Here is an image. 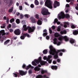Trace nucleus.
I'll return each instance as SVG.
<instances>
[{
    "label": "nucleus",
    "mask_w": 78,
    "mask_h": 78,
    "mask_svg": "<svg viewBox=\"0 0 78 78\" xmlns=\"http://www.w3.org/2000/svg\"><path fill=\"white\" fill-rule=\"evenodd\" d=\"M49 49L50 50L49 51V53L50 55H58V53L60 52L59 50H58L57 51H56V49L53 48V47L52 45H50L49 46Z\"/></svg>",
    "instance_id": "obj_1"
},
{
    "label": "nucleus",
    "mask_w": 78,
    "mask_h": 78,
    "mask_svg": "<svg viewBox=\"0 0 78 78\" xmlns=\"http://www.w3.org/2000/svg\"><path fill=\"white\" fill-rule=\"evenodd\" d=\"M42 57H40L38 60L35 59L34 61L36 64H39V62H40V64L41 66H44L46 64H47V62L45 61H42Z\"/></svg>",
    "instance_id": "obj_2"
},
{
    "label": "nucleus",
    "mask_w": 78,
    "mask_h": 78,
    "mask_svg": "<svg viewBox=\"0 0 78 78\" xmlns=\"http://www.w3.org/2000/svg\"><path fill=\"white\" fill-rule=\"evenodd\" d=\"M28 33H32V32H33L34 31V30H35V27L34 26H33L31 27H26L25 28H24V30L25 31H27V30H28Z\"/></svg>",
    "instance_id": "obj_3"
},
{
    "label": "nucleus",
    "mask_w": 78,
    "mask_h": 78,
    "mask_svg": "<svg viewBox=\"0 0 78 78\" xmlns=\"http://www.w3.org/2000/svg\"><path fill=\"white\" fill-rule=\"evenodd\" d=\"M41 13L43 15H44V16L50 14V13L48 12V10L45 8H42V9Z\"/></svg>",
    "instance_id": "obj_4"
},
{
    "label": "nucleus",
    "mask_w": 78,
    "mask_h": 78,
    "mask_svg": "<svg viewBox=\"0 0 78 78\" xmlns=\"http://www.w3.org/2000/svg\"><path fill=\"white\" fill-rule=\"evenodd\" d=\"M45 6L49 8H50V9H52V8L53 7L51 5V1H50V0H47L45 2Z\"/></svg>",
    "instance_id": "obj_5"
},
{
    "label": "nucleus",
    "mask_w": 78,
    "mask_h": 78,
    "mask_svg": "<svg viewBox=\"0 0 78 78\" xmlns=\"http://www.w3.org/2000/svg\"><path fill=\"white\" fill-rule=\"evenodd\" d=\"M64 39L66 42H67L69 40V38L67 36H61L58 38L59 41H62Z\"/></svg>",
    "instance_id": "obj_6"
},
{
    "label": "nucleus",
    "mask_w": 78,
    "mask_h": 78,
    "mask_svg": "<svg viewBox=\"0 0 78 78\" xmlns=\"http://www.w3.org/2000/svg\"><path fill=\"white\" fill-rule=\"evenodd\" d=\"M22 67L23 69L25 68V69H27V70H28L30 68H31V69H34V67L31 66V65H29L28 66H26V65L25 64H23V65Z\"/></svg>",
    "instance_id": "obj_7"
},
{
    "label": "nucleus",
    "mask_w": 78,
    "mask_h": 78,
    "mask_svg": "<svg viewBox=\"0 0 78 78\" xmlns=\"http://www.w3.org/2000/svg\"><path fill=\"white\" fill-rule=\"evenodd\" d=\"M14 33L15 35L18 36L20 34L21 32H20V30L19 29H17L14 30Z\"/></svg>",
    "instance_id": "obj_8"
},
{
    "label": "nucleus",
    "mask_w": 78,
    "mask_h": 78,
    "mask_svg": "<svg viewBox=\"0 0 78 78\" xmlns=\"http://www.w3.org/2000/svg\"><path fill=\"white\" fill-rule=\"evenodd\" d=\"M65 17V14L63 12H61V13L58 15V18L59 19H64Z\"/></svg>",
    "instance_id": "obj_9"
},
{
    "label": "nucleus",
    "mask_w": 78,
    "mask_h": 78,
    "mask_svg": "<svg viewBox=\"0 0 78 78\" xmlns=\"http://www.w3.org/2000/svg\"><path fill=\"white\" fill-rule=\"evenodd\" d=\"M59 2H58V1H55L53 5L54 8H56L57 6H59Z\"/></svg>",
    "instance_id": "obj_10"
},
{
    "label": "nucleus",
    "mask_w": 78,
    "mask_h": 78,
    "mask_svg": "<svg viewBox=\"0 0 78 78\" xmlns=\"http://www.w3.org/2000/svg\"><path fill=\"white\" fill-rule=\"evenodd\" d=\"M19 73L20 75H21V76H23V75H25L26 74H27V72L25 71V72H24V71L20 70L19 71Z\"/></svg>",
    "instance_id": "obj_11"
},
{
    "label": "nucleus",
    "mask_w": 78,
    "mask_h": 78,
    "mask_svg": "<svg viewBox=\"0 0 78 78\" xmlns=\"http://www.w3.org/2000/svg\"><path fill=\"white\" fill-rule=\"evenodd\" d=\"M51 58H52V56L51 55H48V58L46 59V61H48V63L50 64L51 63L52 60H50V59H51Z\"/></svg>",
    "instance_id": "obj_12"
},
{
    "label": "nucleus",
    "mask_w": 78,
    "mask_h": 78,
    "mask_svg": "<svg viewBox=\"0 0 78 78\" xmlns=\"http://www.w3.org/2000/svg\"><path fill=\"white\" fill-rule=\"evenodd\" d=\"M53 43L54 44H57V45H59L61 44V42L58 41L57 43V38H55L53 40Z\"/></svg>",
    "instance_id": "obj_13"
},
{
    "label": "nucleus",
    "mask_w": 78,
    "mask_h": 78,
    "mask_svg": "<svg viewBox=\"0 0 78 78\" xmlns=\"http://www.w3.org/2000/svg\"><path fill=\"white\" fill-rule=\"evenodd\" d=\"M30 19L31 20V22L32 23H35L37 22V20L36 19L34 18V17H31L30 18Z\"/></svg>",
    "instance_id": "obj_14"
},
{
    "label": "nucleus",
    "mask_w": 78,
    "mask_h": 78,
    "mask_svg": "<svg viewBox=\"0 0 78 78\" xmlns=\"http://www.w3.org/2000/svg\"><path fill=\"white\" fill-rule=\"evenodd\" d=\"M2 36H5V30H2L0 31V39H1L2 37H1V35Z\"/></svg>",
    "instance_id": "obj_15"
},
{
    "label": "nucleus",
    "mask_w": 78,
    "mask_h": 78,
    "mask_svg": "<svg viewBox=\"0 0 78 78\" xmlns=\"http://www.w3.org/2000/svg\"><path fill=\"white\" fill-rule=\"evenodd\" d=\"M13 76L14 77H18V78H19V76H20V74H19V73H13Z\"/></svg>",
    "instance_id": "obj_16"
},
{
    "label": "nucleus",
    "mask_w": 78,
    "mask_h": 78,
    "mask_svg": "<svg viewBox=\"0 0 78 78\" xmlns=\"http://www.w3.org/2000/svg\"><path fill=\"white\" fill-rule=\"evenodd\" d=\"M51 68L52 70H56L58 69V67L56 66H52L51 67Z\"/></svg>",
    "instance_id": "obj_17"
},
{
    "label": "nucleus",
    "mask_w": 78,
    "mask_h": 78,
    "mask_svg": "<svg viewBox=\"0 0 78 78\" xmlns=\"http://www.w3.org/2000/svg\"><path fill=\"white\" fill-rule=\"evenodd\" d=\"M67 25H69V23L67 22H64V25L63 26L64 28H67Z\"/></svg>",
    "instance_id": "obj_18"
},
{
    "label": "nucleus",
    "mask_w": 78,
    "mask_h": 78,
    "mask_svg": "<svg viewBox=\"0 0 78 78\" xmlns=\"http://www.w3.org/2000/svg\"><path fill=\"white\" fill-rule=\"evenodd\" d=\"M75 42V40L73 38H71L69 40V42L71 44H74Z\"/></svg>",
    "instance_id": "obj_19"
},
{
    "label": "nucleus",
    "mask_w": 78,
    "mask_h": 78,
    "mask_svg": "<svg viewBox=\"0 0 78 78\" xmlns=\"http://www.w3.org/2000/svg\"><path fill=\"white\" fill-rule=\"evenodd\" d=\"M60 34H67V31L65 30H63V31L60 32Z\"/></svg>",
    "instance_id": "obj_20"
},
{
    "label": "nucleus",
    "mask_w": 78,
    "mask_h": 78,
    "mask_svg": "<svg viewBox=\"0 0 78 78\" xmlns=\"http://www.w3.org/2000/svg\"><path fill=\"white\" fill-rule=\"evenodd\" d=\"M40 68L38 67V66H36L34 68V70L35 71H39L40 70Z\"/></svg>",
    "instance_id": "obj_21"
},
{
    "label": "nucleus",
    "mask_w": 78,
    "mask_h": 78,
    "mask_svg": "<svg viewBox=\"0 0 78 78\" xmlns=\"http://www.w3.org/2000/svg\"><path fill=\"white\" fill-rule=\"evenodd\" d=\"M37 25H42V21H41V20H38L37 22Z\"/></svg>",
    "instance_id": "obj_22"
},
{
    "label": "nucleus",
    "mask_w": 78,
    "mask_h": 78,
    "mask_svg": "<svg viewBox=\"0 0 78 78\" xmlns=\"http://www.w3.org/2000/svg\"><path fill=\"white\" fill-rule=\"evenodd\" d=\"M73 34L74 35H77L78 34V30H75L73 31Z\"/></svg>",
    "instance_id": "obj_23"
},
{
    "label": "nucleus",
    "mask_w": 78,
    "mask_h": 78,
    "mask_svg": "<svg viewBox=\"0 0 78 78\" xmlns=\"http://www.w3.org/2000/svg\"><path fill=\"white\" fill-rule=\"evenodd\" d=\"M9 42H10V40H7L4 42V44L5 45H6V44H8V43H9Z\"/></svg>",
    "instance_id": "obj_24"
},
{
    "label": "nucleus",
    "mask_w": 78,
    "mask_h": 78,
    "mask_svg": "<svg viewBox=\"0 0 78 78\" xmlns=\"http://www.w3.org/2000/svg\"><path fill=\"white\" fill-rule=\"evenodd\" d=\"M54 36L55 37H58L59 36V34L58 33H55L54 34Z\"/></svg>",
    "instance_id": "obj_25"
},
{
    "label": "nucleus",
    "mask_w": 78,
    "mask_h": 78,
    "mask_svg": "<svg viewBox=\"0 0 78 78\" xmlns=\"http://www.w3.org/2000/svg\"><path fill=\"white\" fill-rule=\"evenodd\" d=\"M43 54L45 55L46 54H47V53H48V51L47 49H45L43 51Z\"/></svg>",
    "instance_id": "obj_26"
},
{
    "label": "nucleus",
    "mask_w": 78,
    "mask_h": 78,
    "mask_svg": "<svg viewBox=\"0 0 78 78\" xmlns=\"http://www.w3.org/2000/svg\"><path fill=\"white\" fill-rule=\"evenodd\" d=\"M13 2L12 0H10V2L9 5V6H11L12 5Z\"/></svg>",
    "instance_id": "obj_27"
},
{
    "label": "nucleus",
    "mask_w": 78,
    "mask_h": 78,
    "mask_svg": "<svg viewBox=\"0 0 78 78\" xmlns=\"http://www.w3.org/2000/svg\"><path fill=\"white\" fill-rule=\"evenodd\" d=\"M13 11V7H12L10 9L8 10L9 12H12Z\"/></svg>",
    "instance_id": "obj_28"
},
{
    "label": "nucleus",
    "mask_w": 78,
    "mask_h": 78,
    "mask_svg": "<svg viewBox=\"0 0 78 78\" xmlns=\"http://www.w3.org/2000/svg\"><path fill=\"white\" fill-rule=\"evenodd\" d=\"M35 62H36L35 61H33L32 62V65H33V66H37V64H36Z\"/></svg>",
    "instance_id": "obj_29"
},
{
    "label": "nucleus",
    "mask_w": 78,
    "mask_h": 78,
    "mask_svg": "<svg viewBox=\"0 0 78 78\" xmlns=\"http://www.w3.org/2000/svg\"><path fill=\"white\" fill-rule=\"evenodd\" d=\"M25 37L24 35V34H23V35L21 36L20 38V39H21L23 40L25 39Z\"/></svg>",
    "instance_id": "obj_30"
},
{
    "label": "nucleus",
    "mask_w": 78,
    "mask_h": 78,
    "mask_svg": "<svg viewBox=\"0 0 78 78\" xmlns=\"http://www.w3.org/2000/svg\"><path fill=\"white\" fill-rule=\"evenodd\" d=\"M47 71L45 70H42L41 72V74H44V73H47Z\"/></svg>",
    "instance_id": "obj_31"
},
{
    "label": "nucleus",
    "mask_w": 78,
    "mask_h": 78,
    "mask_svg": "<svg viewBox=\"0 0 78 78\" xmlns=\"http://www.w3.org/2000/svg\"><path fill=\"white\" fill-rule=\"evenodd\" d=\"M24 36H25V37H26V36H27V37H30V35L29 34H28L27 33L24 34Z\"/></svg>",
    "instance_id": "obj_32"
},
{
    "label": "nucleus",
    "mask_w": 78,
    "mask_h": 78,
    "mask_svg": "<svg viewBox=\"0 0 78 78\" xmlns=\"http://www.w3.org/2000/svg\"><path fill=\"white\" fill-rule=\"evenodd\" d=\"M54 58L55 59H57V58H58V55H56V54H54Z\"/></svg>",
    "instance_id": "obj_33"
},
{
    "label": "nucleus",
    "mask_w": 78,
    "mask_h": 78,
    "mask_svg": "<svg viewBox=\"0 0 78 78\" xmlns=\"http://www.w3.org/2000/svg\"><path fill=\"white\" fill-rule=\"evenodd\" d=\"M16 22L17 24L20 23V20L19 19H16Z\"/></svg>",
    "instance_id": "obj_34"
},
{
    "label": "nucleus",
    "mask_w": 78,
    "mask_h": 78,
    "mask_svg": "<svg viewBox=\"0 0 78 78\" xmlns=\"http://www.w3.org/2000/svg\"><path fill=\"white\" fill-rule=\"evenodd\" d=\"M35 4L36 5H39V2L37 0L35 1Z\"/></svg>",
    "instance_id": "obj_35"
},
{
    "label": "nucleus",
    "mask_w": 78,
    "mask_h": 78,
    "mask_svg": "<svg viewBox=\"0 0 78 78\" xmlns=\"http://www.w3.org/2000/svg\"><path fill=\"white\" fill-rule=\"evenodd\" d=\"M43 77L41 75H38L37 76L36 78H42Z\"/></svg>",
    "instance_id": "obj_36"
},
{
    "label": "nucleus",
    "mask_w": 78,
    "mask_h": 78,
    "mask_svg": "<svg viewBox=\"0 0 78 78\" xmlns=\"http://www.w3.org/2000/svg\"><path fill=\"white\" fill-rule=\"evenodd\" d=\"M14 22V18H12L10 20V23H12Z\"/></svg>",
    "instance_id": "obj_37"
},
{
    "label": "nucleus",
    "mask_w": 78,
    "mask_h": 78,
    "mask_svg": "<svg viewBox=\"0 0 78 78\" xmlns=\"http://www.w3.org/2000/svg\"><path fill=\"white\" fill-rule=\"evenodd\" d=\"M58 21V19H55L54 20V24H55L56 23H57V22Z\"/></svg>",
    "instance_id": "obj_38"
},
{
    "label": "nucleus",
    "mask_w": 78,
    "mask_h": 78,
    "mask_svg": "<svg viewBox=\"0 0 78 78\" xmlns=\"http://www.w3.org/2000/svg\"><path fill=\"white\" fill-rule=\"evenodd\" d=\"M65 17L67 19L70 18V15L69 14H66L65 16Z\"/></svg>",
    "instance_id": "obj_39"
},
{
    "label": "nucleus",
    "mask_w": 78,
    "mask_h": 78,
    "mask_svg": "<svg viewBox=\"0 0 78 78\" xmlns=\"http://www.w3.org/2000/svg\"><path fill=\"white\" fill-rule=\"evenodd\" d=\"M61 27L60 26L58 27V28H57L58 31L59 32L61 31Z\"/></svg>",
    "instance_id": "obj_40"
},
{
    "label": "nucleus",
    "mask_w": 78,
    "mask_h": 78,
    "mask_svg": "<svg viewBox=\"0 0 78 78\" xmlns=\"http://www.w3.org/2000/svg\"><path fill=\"white\" fill-rule=\"evenodd\" d=\"M24 17L23 15L22 14H20V19H23Z\"/></svg>",
    "instance_id": "obj_41"
},
{
    "label": "nucleus",
    "mask_w": 78,
    "mask_h": 78,
    "mask_svg": "<svg viewBox=\"0 0 78 78\" xmlns=\"http://www.w3.org/2000/svg\"><path fill=\"white\" fill-rule=\"evenodd\" d=\"M66 2H68V3H69V2H70V1L71 2H73L75 0H66Z\"/></svg>",
    "instance_id": "obj_42"
},
{
    "label": "nucleus",
    "mask_w": 78,
    "mask_h": 78,
    "mask_svg": "<svg viewBox=\"0 0 78 78\" xmlns=\"http://www.w3.org/2000/svg\"><path fill=\"white\" fill-rule=\"evenodd\" d=\"M36 18L37 19H39V16L38 15L36 14L35 16Z\"/></svg>",
    "instance_id": "obj_43"
},
{
    "label": "nucleus",
    "mask_w": 78,
    "mask_h": 78,
    "mask_svg": "<svg viewBox=\"0 0 78 78\" xmlns=\"http://www.w3.org/2000/svg\"><path fill=\"white\" fill-rule=\"evenodd\" d=\"M59 51L60 52L62 51V52H65V50L64 49H60L59 50Z\"/></svg>",
    "instance_id": "obj_44"
},
{
    "label": "nucleus",
    "mask_w": 78,
    "mask_h": 78,
    "mask_svg": "<svg viewBox=\"0 0 78 78\" xmlns=\"http://www.w3.org/2000/svg\"><path fill=\"white\" fill-rule=\"evenodd\" d=\"M71 27L73 29H74V28H75V26L74 25H72L71 26Z\"/></svg>",
    "instance_id": "obj_45"
},
{
    "label": "nucleus",
    "mask_w": 78,
    "mask_h": 78,
    "mask_svg": "<svg viewBox=\"0 0 78 78\" xmlns=\"http://www.w3.org/2000/svg\"><path fill=\"white\" fill-rule=\"evenodd\" d=\"M19 8L20 10H21H21H22V6H19Z\"/></svg>",
    "instance_id": "obj_46"
},
{
    "label": "nucleus",
    "mask_w": 78,
    "mask_h": 78,
    "mask_svg": "<svg viewBox=\"0 0 78 78\" xmlns=\"http://www.w3.org/2000/svg\"><path fill=\"white\" fill-rule=\"evenodd\" d=\"M43 36H47V33H43Z\"/></svg>",
    "instance_id": "obj_47"
},
{
    "label": "nucleus",
    "mask_w": 78,
    "mask_h": 78,
    "mask_svg": "<svg viewBox=\"0 0 78 78\" xmlns=\"http://www.w3.org/2000/svg\"><path fill=\"white\" fill-rule=\"evenodd\" d=\"M30 6L32 8H33L34 7V5H33V4H31L30 5Z\"/></svg>",
    "instance_id": "obj_48"
},
{
    "label": "nucleus",
    "mask_w": 78,
    "mask_h": 78,
    "mask_svg": "<svg viewBox=\"0 0 78 78\" xmlns=\"http://www.w3.org/2000/svg\"><path fill=\"white\" fill-rule=\"evenodd\" d=\"M13 29H10L9 30V31L10 32V33H12V32H13Z\"/></svg>",
    "instance_id": "obj_49"
},
{
    "label": "nucleus",
    "mask_w": 78,
    "mask_h": 78,
    "mask_svg": "<svg viewBox=\"0 0 78 78\" xmlns=\"http://www.w3.org/2000/svg\"><path fill=\"white\" fill-rule=\"evenodd\" d=\"M24 16L25 17H26L27 19L28 18V15L25 14V15Z\"/></svg>",
    "instance_id": "obj_50"
},
{
    "label": "nucleus",
    "mask_w": 78,
    "mask_h": 78,
    "mask_svg": "<svg viewBox=\"0 0 78 78\" xmlns=\"http://www.w3.org/2000/svg\"><path fill=\"white\" fill-rule=\"evenodd\" d=\"M46 39H47V40H48L50 39V37H49V36H47L46 37Z\"/></svg>",
    "instance_id": "obj_51"
},
{
    "label": "nucleus",
    "mask_w": 78,
    "mask_h": 78,
    "mask_svg": "<svg viewBox=\"0 0 78 78\" xmlns=\"http://www.w3.org/2000/svg\"><path fill=\"white\" fill-rule=\"evenodd\" d=\"M66 8H69V7H70V5H69L68 4H67L66 5Z\"/></svg>",
    "instance_id": "obj_52"
},
{
    "label": "nucleus",
    "mask_w": 78,
    "mask_h": 78,
    "mask_svg": "<svg viewBox=\"0 0 78 78\" xmlns=\"http://www.w3.org/2000/svg\"><path fill=\"white\" fill-rule=\"evenodd\" d=\"M49 33H50V34H51L52 33V30L51 29H49Z\"/></svg>",
    "instance_id": "obj_53"
},
{
    "label": "nucleus",
    "mask_w": 78,
    "mask_h": 78,
    "mask_svg": "<svg viewBox=\"0 0 78 78\" xmlns=\"http://www.w3.org/2000/svg\"><path fill=\"white\" fill-rule=\"evenodd\" d=\"M52 28L53 29V30H55V26H53L52 27Z\"/></svg>",
    "instance_id": "obj_54"
},
{
    "label": "nucleus",
    "mask_w": 78,
    "mask_h": 78,
    "mask_svg": "<svg viewBox=\"0 0 78 78\" xmlns=\"http://www.w3.org/2000/svg\"><path fill=\"white\" fill-rule=\"evenodd\" d=\"M53 64H56V62L55 61H53Z\"/></svg>",
    "instance_id": "obj_55"
},
{
    "label": "nucleus",
    "mask_w": 78,
    "mask_h": 78,
    "mask_svg": "<svg viewBox=\"0 0 78 78\" xmlns=\"http://www.w3.org/2000/svg\"><path fill=\"white\" fill-rule=\"evenodd\" d=\"M23 28H27V25H24L23 26Z\"/></svg>",
    "instance_id": "obj_56"
},
{
    "label": "nucleus",
    "mask_w": 78,
    "mask_h": 78,
    "mask_svg": "<svg viewBox=\"0 0 78 78\" xmlns=\"http://www.w3.org/2000/svg\"><path fill=\"white\" fill-rule=\"evenodd\" d=\"M29 73H32V70H30L29 71Z\"/></svg>",
    "instance_id": "obj_57"
},
{
    "label": "nucleus",
    "mask_w": 78,
    "mask_h": 78,
    "mask_svg": "<svg viewBox=\"0 0 78 78\" xmlns=\"http://www.w3.org/2000/svg\"><path fill=\"white\" fill-rule=\"evenodd\" d=\"M47 57H46V56H44L43 57V59L44 60H46V59L47 60Z\"/></svg>",
    "instance_id": "obj_58"
},
{
    "label": "nucleus",
    "mask_w": 78,
    "mask_h": 78,
    "mask_svg": "<svg viewBox=\"0 0 78 78\" xmlns=\"http://www.w3.org/2000/svg\"><path fill=\"white\" fill-rule=\"evenodd\" d=\"M57 61L58 62H60V59H59V58L58 59H57Z\"/></svg>",
    "instance_id": "obj_59"
},
{
    "label": "nucleus",
    "mask_w": 78,
    "mask_h": 78,
    "mask_svg": "<svg viewBox=\"0 0 78 78\" xmlns=\"http://www.w3.org/2000/svg\"><path fill=\"white\" fill-rule=\"evenodd\" d=\"M6 3L8 4H9V0H7L6 1Z\"/></svg>",
    "instance_id": "obj_60"
},
{
    "label": "nucleus",
    "mask_w": 78,
    "mask_h": 78,
    "mask_svg": "<svg viewBox=\"0 0 78 78\" xmlns=\"http://www.w3.org/2000/svg\"><path fill=\"white\" fill-rule=\"evenodd\" d=\"M1 28H5V26H1Z\"/></svg>",
    "instance_id": "obj_61"
},
{
    "label": "nucleus",
    "mask_w": 78,
    "mask_h": 78,
    "mask_svg": "<svg viewBox=\"0 0 78 78\" xmlns=\"http://www.w3.org/2000/svg\"><path fill=\"white\" fill-rule=\"evenodd\" d=\"M59 56H62V52L60 53H59Z\"/></svg>",
    "instance_id": "obj_62"
},
{
    "label": "nucleus",
    "mask_w": 78,
    "mask_h": 78,
    "mask_svg": "<svg viewBox=\"0 0 78 78\" xmlns=\"http://www.w3.org/2000/svg\"><path fill=\"white\" fill-rule=\"evenodd\" d=\"M57 25H59L61 23L60 22H57Z\"/></svg>",
    "instance_id": "obj_63"
},
{
    "label": "nucleus",
    "mask_w": 78,
    "mask_h": 78,
    "mask_svg": "<svg viewBox=\"0 0 78 78\" xmlns=\"http://www.w3.org/2000/svg\"><path fill=\"white\" fill-rule=\"evenodd\" d=\"M20 15V13L18 12V13H16V15L17 16H19V15Z\"/></svg>",
    "instance_id": "obj_64"
}]
</instances>
